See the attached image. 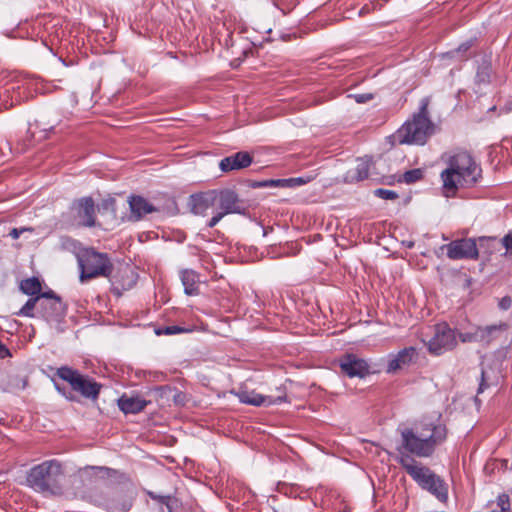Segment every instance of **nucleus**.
<instances>
[{"instance_id": "72a5a7b5", "label": "nucleus", "mask_w": 512, "mask_h": 512, "mask_svg": "<svg viewBox=\"0 0 512 512\" xmlns=\"http://www.w3.org/2000/svg\"><path fill=\"white\" fill-rule=\"evenodd\" d=\"M103 209L113 213L114 217L117 216V202L114 198L110 197L102 202Z\"/></svg>"}, {"instance_id": "2eb2a0df", "label": "nucleus", "mask_w": 512, "mask_h": 512, "mask_svg": "<svg viewBox=\"0 0 512 512\" xmlns=\"http://www.w3.org/2000/svg\"><path fill=\"white\" fill-rule=\"evenodd\" d=\"M218 202V210L224 215L228 214H244L245 207L239 199L238 194L230 189L220 191L216 196Z\"/></svg>"}, {"instance_id": "49530a36", "label": "nucleus", "mask_w": 512, "mask_h": 512, "mask_svg": "<svg viewBox=\"0 0 512 512\" xmlns=\"http://www.w3.org/2000/svg\"><path fill=\"white\" fill-rule=\"evenodd\" d=\"M96 468L99 469L100 471L105 472L106 475H108V476H110L112 473H115L114 470L107 468V467H96Z\"/></svg>"}, {"instance_id": "4c0bfd02", "label": "nucleus", "mask_w": 512, "mask_h": 512, "mask_svg": "<svg viewBox=\"0 0 512 512\" xmlns=\"http://www.w3.org/2000/svg\"><path fill=\"white\" fill-rule=\"evenodd\" d=\"M512 299L509 296H504L500 299L498 306L501 310H508L511 307Z\"/></svg>"}, {"instance_id": "58836bf2", "label": "nucleus", "mask_w": 512, "mask_h": 512, "mask_svg": "<svg viewBox=\"0 0 512 512\" xmlns=\"http://www.w3.org/2000/svg\"><path fill=\"white\" fill-rule=\"evenodd\" d=\"M488 387H489V384L486 382L485 371L482 369L480 383H479L477 393L478 394L482 393Z\"/></svg>"}, {"instance_id": "c9c22d12", "label": "nucleus", "mask_w": 512, "mask_h": 512, "mask_svg": "<svg viewBox=\"0 0 512 512\" xmlns=\"http://www.w3.org/2000/svg\"><path fill=\"white\" fill-rule=\"evenodd\" d=\"M501 242L506 249V253L512 257V231L505 235Z\"/></svg>"}, {"instance_id": "79ce46f5", "label": "nucleus", "mask_w": 512, "mask_h": 512, "mask_svg": "<svg viewBox=\"0 0 512 512\" xmlns=\"http://www.w3.org/2000/svg\"><path fill=\"white\" fill-rule=\"evenodd\" d=\"M11 357L10 350L0 341V358Z\"/></svg>"}, {"instance_id": "ddd939ff", "label": "nucleus", "mask_w": 512, "mask_h": 512, "mask_svg": "<svg viewBox=\"0 0 512 512\" xmlns=\"http://www.w3.org/2000/svg\"><path fill=\"white\" fill-rule=\"evenodd\" d=\"M238 399L241 403L252 405V406H271L275 404H280L282 402L287 401V396L284 391H282L277 396L272 395H262L257 393L256 391H240L238 394Z\"/></svg>"}, {"instance_id": "cd10ccee", "label": "nucleus", "mask_w": 512, "mask_h": 512, "mask_svg": "<svg viewBox=\"0 0 512 512\" xmlns=\"http://www.w3.org/2000/svg\"><path fill=\"white\" fill-rule=\"evenodd\" d=\"M491 64L490 62L484 61L481 65L478 66L476 72V82L478 84H487L490 82L491 78Z\"/></svg>"}, {"instance_id": "f704fd0d", "label": "nucleus", "mask_w": 512, "mask_h": 512, "mask_svg": "<svg viewBox=\"0 0 512 512\" xmlns=\"http://www.w3.org/2000/svg\"><path fill=\"white\" fill-rule=\"evenodd\" d=\"M459 339L463 343L477 342L476 329H474L472 332L460 333Z\"/></svg>"}, {"instance_id": "c756f323", "label": "nucleus", "mask_w": 512, "mask_h": 512, "mask_svg": "<svg viewBox=\"0 0 512 512\" xmlns=\"http://www.w3.org/2000/svg\"><path fill=\"white\" fill-rule=\"evenodd\" d=\"M424 176V172L420 168H415L408 170L403 173V175L400 178V181L405 182L407 184L415 183L419 180H421Z\"/></svg>"}, {"instance_id": "c85d7f7f", "label": "nucleus", "mask_w": 512, "mask_h": 512, "mask_svg": "<svg viewBox=\"0 0 512 512\" xmlns=\"http://www.w3.org/2000/svg\"><path fill=\"white\" fill-rule=\"evenodd\" d=\"M489 512H511L509 495L506 493L500 494L496 499V507Z\"/></svg>"}, {"instance_id": "2f4dec72", "label": "nucleus", "mask_w": 512, "mask_h": 512, "mask_svg": "<svg viewBox=\"0 0 512 512\" xmlns=\"http://www.w3.org/2000/svg\"><path fill=\"white\" fill-rule=\"evenodd\" d=\"M190 331L189 329H186L184 327H181V326H178V325H171V326H166L164 328H160V329H157L156 330V334L157 335H175V334H180V333H185V332H188Z\"/></svg>"}, {"instance_id": "a878e982", "label": "nucleus", "mask_w": 512, "mask_h": 512, "mask_svg": "<svg viewBox=\"0 0 512 512\" xmlns=\"http://www.w3.org/2000/svg\"><path fill=\"white\" fill-rule=\"evenodd\" d=\"M310 177H295V178H288V179H278V180H271L269 183L273 186H282V187H295V186H301L308 182H310Z\"/></svg>"}, {"instance_id": "f8f14e48", "label": "nucleus", "mask_w": 512, "mask_h": 512, "mask_svg": "<svg viewBox=\"0 0 512 512\" xmlns=\"http://www.w3.org/2000/svg\"><path fill=\"white\" fill-rule=\"evenodd\" d=\"M441 249H446L447 257L451 260H476L479 257L476 242L472 238H463L451 241L450 243L443 245Z\"/></svg>"}, {"instance_id": "473e14b6", "label": "nucleus", "mask_w": 512, "mask_h": 512, "mask_svg": "<svg viewBox=\"0 0 512 512\" xmlns=\"http://www.w3.org/2000/svg\"><path fill=\"white\" fill-rule=\"evenodd\" d=\"M375 195L385 199V200H394L398 198V194L393 190L379 188L375 191Z\"/></svg>"}, {"instance_id": "412c9836", "label": "nucleus", "mask_w": 512, "mask_h": 512, "mask_svg": "<svg viewBox=\"0 0 512 512\" xmlns=\"http://www.w3.org/2000/svg\"><path fill=\"white\" fill-rule=\"evenodd\" d=\"M148 401L141 397H128L126 395L121 396L118 399V406L125 414H136L141 412L147 406Z\"/></svg>"}, {"instance_id": "0eeeda50", "label": "nucleus", "mask_w": 512, "mask_h": 512, "mask_svg": "<svg viewBox=\"0 0 512 512\" xmlns=\"http://www.w3.org/2000/svg\"><path fill=\"white\" fill-rule=\"evenodd\" d=\"M41 91L40 82L32 78H23L14 82L0 96L5 109H10L34 97Z\"/></svg>"}, {"instance_id": "aec40b11", "label": "nucleus", "mask_w": 512, "mask_h": 512, "mask_svg": "<svg viewBox=\"0 0 512 512\" xmlns=\"http://www.w3.org/2000/svg\"><path fill=\"white\" fill-rule=\"evenodd\" d=\"M370 166L371 160L368 158L357 160L356 166L346 172L345 181L352 183L367 179L369 176Z\"/></svg>"}, {"instance_id": "9d476101", "label": "nucleus", "mask_w": 512, "mask_h": 512, "mask_svg": "<svg viewBox=\"0 0 512 512\" xmlns=\"http://www.w3.org/2000/svg\"><path fill=\"white\" fill-rule=\"evenodd\" d=\"M70 215L76 227H94L96 225L94 200L91 197L75 200L70 207Z\"/></svg>"}, {"instance_id": "20e7f679", "label": "nucleus", "mask_w": 512, "mask_h": 512, "mask_svg": "<svg viewBox=\"0 0 512 512\" xmlns=\"http://www.w3.org/2000/svg\"><path fill=\"white\" fill-rule=\"evenodd\" d=\"M63 475L59 461L47 460L32 467L26 476V484L36 492L56 493L59 489V479Z\"/></svg>"}, {"instance_id": "de8ad7c7", "label": "nucleus", "mask_w": 512, "mask_h": 512, "mask_svg": "<svg viewBox=\"0 0 512 512\" xmlns=\"http://www.w3.org/2000/svg\"><path fill=\"white\" fill-rule=\"evenodd\" d=\"M366 99H371V96H365V95H356V101L358 103L364 102Z\"/></svg>"}, {"instance_id": "e433bc0d", "label": "nucleus", "mask_w": 512, "mask_h": 512, "mask_svg": "<svg viewBox=\"0 0 512 512\" xmlns=\"http://www.w3.org/2000/svg\"><path fill=\"white\" fill-rule=\"evenodd\" d=\"M224 216H225L224 213H222L218 210L215 213V215L208 221L207 226L209 228L215 227Z\"/></svg>"}, {"instance_id": "6ab92c4d", "label": "nucleus", "mask_w": 512, "mask_h": 512, "mask_svg": "<svg viewBox=\"0 0 512 512\" xmlns=\"http://www.w3.org/2000/svg\"><path fill=\"white\" fill-rule=\"evenodd\" d=\"M130 215L127 217L130 221H138L143 216L151 213L155 208L141 196H131L128 200Z\"/></svg>"}, {"instance_id": "dca6fc26", "label": "nucleus", "mask_w": 512, "mask_h": 512, "mask_svg": "<svg viewBox=\"0 0 512 512\" xmlns=\"http://www.w3.org/2000/svg\"><path fill=\"white\" fill-rule=\"evenodd\" d=\"M253 162V157L246 151H239L235 154L223 158L219 163L222 172H231L249 167Z\"/></svg>"}, {"instance_id": "37998d69", "label": "nucleus", "mask_w": 512, "mask_h": 512, "mask_svg": "<svg viewBox=\"0 0 512 512\" xmlns=\"http://www.w3.org/2000/svg\"><path fill=\"white\" fill-rule=\"evenodd\" d=\"M177 504V500L173 498L171 502H168V504H165L166 511L163 512H173L174 506Z\"/></svg>"}, {"instance_id": "a211bd4d", "label": "nucleus", "mask_w": 512, "mask_h": 512, "mask_svg": "<svg viewBox=\"0 0 512 512\" xmlns=\"http://www.w3.org/2000/svg\"><path fill=\"white\" fill-rule=\"evenodd\" d=\"M216 195L214 193H199L189 198L190 210L195 215H206L207 211L214 205Z\"/></svg>"}, {"instance_id": "1a4fd4ad", "label": "nucleus", "mask_w": 512, "mask_h": 512, "mask_svg": "<svg viewBox=\"0 0 512 512\" xmlns=\"http://www.w3.org/2000/svg\"><path fill=\"white\" fill-rule=\"evenodd\" d=\"M412 478L418 485L433 494L439 501L446 502L448 499V489L444 481L425 466H419L417 470H412Z\"/></svg>"}, {"instance_id": "bb28decb", "label": "nucleus", "mask_w": 512, "mask_h": 512, "mask_svg": "<svg viewBox=\"0 0 512 512\" xmlns=\"http://www.w3.org/2000/svg\"><path fill=\"white\" fill-rule=\"evenodd\" d=\"M474 39H469L462 44L459 45V47L455 50H452L448 53V55L451 58H455L458 60H467L468 55H466L467 51L474 45Z\"/></svg>"}, {"instance_id": "7c9ffc66", "label": "nucleus", "mask_w": 512, "mask_h": 512, "mask_svg": "<svg viewBox=\"0 0 512 512\" xmlns=\"http://www.w3.org/2000/svg\"><path fill=\"white\" fill-rule=\"evenodd\" d=\"M398 463L406 470V472L412 476V470H417L420 465L416 464V461L408 454H401L398 458Z\"/></svg>"}, {"instance_id": "423d86ee", "label": "nucleus", "mask_w": 512, "mask_h": 512, "mask_svg": "<svg viewBox=\"0 0 512 512\" xmlns=\"http://www.w3.org/2000/svg\"><path fill=\"white\" fill-rule=\"evenodd\" d=\"M56 375L67 382L73 391L89 399H97L101 390V384L90 377L81 374L78 370L69 366H61L56 370Z\"/></svg>"}, {"instance_id": "f03ea898", "label": "nucleus", "mask_w": 512, "mask_h": 512, "mask_svg": "<svg viewBox=\"0 0 512 512\" xmlns=\"http://www.w3.org/2000/svg\"><path fill=\"white\" fill-rule=\"evenodd\" d=\"M429 98L421 100L419 110L393 135L394 141L402 144L423 145L433 134L434 125L428 115Z\"/></svg>"}, {"instance_id": "ea45409f", "label": "nucleus", "mask_w": 512, "mask_h": 512, "mask_svg": "<svg viewBox=\"0 0 512 512\" xmlns=\"http://www.w3.org/2000/svg\"><path fill=\"white\" fill-rule=\"evenodd\" d=\"M131 507L130 502H125L121 506L118 505H112L110 508L112 512H127Z\"/></svg>"}, {"instance_id": "f257e3e1", "label": "nucleus", "mask_w": 512, "mask_h": 512, "mask_svg": "<svg viewBox=\"0 0 512 512\" xmlns=\"http://www.w3.org/2000/svg\"><path fill=\"white\" fill-rule=\"evenodd\" d=\"M440 177L445 195L454 196L460 188L475 186L482 178V169L468 151L459 150L449 156Z\"/></svg>"}, {"instance_id": "39448f33", "label": "nucleus", "mask_w": 512, "mask_h": 512, "mask_svg": "<svg viewBox=\"0 0 512 512\" xmlns=\"http://www.w3.org/2000/svg\"><path fill=\"white\" fill-rule=\"evenodd\" d=\"M80 268V282L98 277H109L114 269L108 254L96 251L94 248H83L77 254Z\"/></svg>"}, {"instance_id": "4be33fe9", "label": "nucleus", "mask_w": 512, "mask_h": 512, "mask_svg": "<svg viewBox=\"0 0 512 512\" xmlns=\"http://www.w3.org/2000/svg\"><path fill=\"white\" fill-rule=\"evenodd\" d=\"M506 324L500 323L499 325H489L485 327H476L477 343L482 345H489L492 341L497 338V333L500 330H505Z\"/></svg>"}, {"instance_id": "c03bdc74", "label": "nucleus", "mask_w": 512, "mask_h": 512, "mask_svg": "<svg viewBox=\"0 0 512 512\" xmlns=\"http://www.w3.org/2000/svg\"><path fill=\"white\" fill-rule=\"evenodd\" d=\"M55 387L56 389L62 393L67 399H70L72 400L73 399V396L69 393L67 394L66 391H65V388H61L58 384L55 383Z\"/></svg>"}, {"instance_id": "7ed1b4c3", "label": "nucleus", "mask_w": 512, "mask_h": 512, "mask_svg": "<svg viewBox=\"0 0 512 512\" xmlns=\"http://www.w3.org/2000/svg\"><path fill=\"white\" fill-rule=\"evenodd\" d=\"M446 427L442 424H426L420 436H417L412 429L402 431L403 447L418 457L430 456L436 444L441 443L446 438Z\"/></svg>"}, {"instance_id": "b1692460", "label": "nucleus", "mask_w": 512, "mask_h": 512, "mask_svg": "<svg viewBox=\"0 0 512 512\" xmlns=\"http://www.w3.org/2000/svg\"><path fill=\"white\" fill-rule=\"evenodd\" d=\"M19 288L22 293L29 295V296H37L39 294H42V285L38 277H30L22 280L20 282Z\"/></svg>"}, {"instance_id": "5701e85b", "label": "nucleus", "mask_w": 512, "mask_h": 512, "mask_svg": "<svg viewBox=\"0 0 512 512\" xmlns=\"http://www.w3.org/2000/svg\"><path fill=\"white\" fill-rule=\"evenodd\" d=\"M181 281L184 286V292L187 295L198 294V275L195 271L185 269L181 272Z\"/></svg>"}, {"instance_id": "a18cd8bd", "label": "nucleus", "mask_w": 512, "mask_h": 512, "mask_svg": "<svg viewBox=\"0 0 512 512\" xmlns=\"http://www.w3.org/2000/svg\"><path fill=\"white\" fill-rule=\"evenodd\" d=\"M21 232H22L21 230H18L17 228H13V229L10 231L9 235H10L13 239H17V238H19V236H20Z\"/></svg>"}, {"instance_id": "393cba45", "label": "nucleus", "mask_w": 512, "mask_h": 512, "mask_svg": "<svg viewBox=\"0 0 512 512\" xmlns=\"http://www.w3.org/2000/svg\"><path fill=\"white\" fill-rule=\"evenodd\" d=\"M41 300L40 294L37 296H30L28 301L17 313L18 316L34 318L36 316L35 310L39 312V302Z\"/></svg>"}, {"instance_id": "f3484780", "label": "nucleus", "mask_w": 512, "mask_h": 512, "mask_svg": "<svg viewBox=\"0 0 512 512\" xmlns=\"http://www.w3.org/2000/svg\"><path fill=\"white\" fill-rule=\"evenodd\" d=\"M416 357L417 350L412 346L405 347L395 355H390L386 369L387 373H394L397 370L409 366Z\"/></svg>"}, {"instance_id": "6e6552de", "label": "nucleus", "mask_w": 512, "mask_h": 512, "mask_svg": "<svg viewBox=\"0 0 512 512\" xmlns=\"http://www.w3.org/2000/svg\"><path fill=\"white\" fill-rule=\"evenodd\" d=\"M423 342L428 352L434 356H439L447 351H451L458 344L455 330L447 323L436 324L432 337L427 341L423 340Z\"/></svg>"}, {"instance_id": "09e8293b", "label": "nucleus", "mask_w": 512, "mask_h": 512, "mask_svg": "<svg viewBox=\"0 0 512 512\" xmlns=\"http://www.w3.org/2000/svg\"><path fill=\"white\" fill-rule=\"evenodd\" d=\"M268 185V182H263V183H260L259 186H267Z\"/></svg>"}, {"instance_id": "9b49d317", "label": "nucleus", "mask_w": 512, "mask_h": 512, "mask_svg": "<svg viewBox=\"0 0 512 512\" xmlns=\"http://www.w3.org/2000/svg\"><path fill=\"white\" fill-rule=\"evenodd\" d=\"M39 314L47 321H59L65 316L66 305L52 290L40 294Z\"/></svg>"}, {"instance_id": "4468645a", "label": "nucleus", "mask_w": 512, "mask_h": 512, "mask_svg": "<svg viewBox=\"0 0 512 512\" xmlns=\"http://www.w3.org/2000/svg\"><path fill=\"white\" fill-rule=\"evenodd\" d=\"M339 366L342 373L350 378H364L370 373L369 364L354 354H346L340 359Z\"/></svg>"}, {"instance_id": "a19ab883", "label": "nucleus", "mask_w": 512, "mask_h": 512, "mask_svg": "<svg viewBox=\"0 0 512 512\" xmlns=\"http://www.w3.org/2000/svg\"><path fill=\"white\" fill-rule=\"evenodd\" d=\"M150 496L152 499L157 500L158 502H160L163 505L168 504V502H171V500L173 499V497H171V496H156V495H153L152 493L150 494Z\"/></svg>"}]
</instances>
